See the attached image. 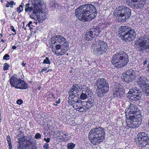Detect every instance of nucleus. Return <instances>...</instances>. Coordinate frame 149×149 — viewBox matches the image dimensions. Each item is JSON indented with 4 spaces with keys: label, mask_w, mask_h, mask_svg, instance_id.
I'll return each mask as SVG.
<instances>
[{
    "label": "nucleus",
    "mask_w": 149,
    "mask_h": 149,
    "mask_svg": "<svg viewBox=\"0 0 149 149\" xmlns=\"http://www.w3.org/2000/svg\"><path fill=\"white\" fill-rule=\"evenodd\" d=\"M111 62L114 67L118 68H123L129 62L128 55L124 52H117L113 56Z\"/></svg>",
    "instance_id": "20e7f679"
},
{
    "label": "nucleus",
    "mask_w": 149,
    "mask_h": 149,
    "mask_svg": "<svg viewBox=\"0 0 149 149\" xmlns=\"http://www.w3.org/2000/svg\"><path fill=\"white\" fill-rule=\"evenodd\" d=\"M44 140L46 141L47 143H48L50 142V138H47L46 139L45 138H44Z\"/></svg>",
    "instance_id": "09e8293b"
},
{
    "label": "nucleus",
    "mask_w": 149,
    "mask_h": 149,
    "mask_svg": "<svg viewBox=\"0 0 149 149\" xmlns=\"http://www.w3.org/2000/svg\"><path fill=\"white\" fill-rule=\"evenodd\" d=\"M10 67V65L7 63H6L4 64L3 69L4 71L8 70Z\"/></svg>",
    "instance_id": "e433bc0d"
},
{
    "label": "nucleus",
    "mask_w": 149,
    "mask_h": 149,
    "mask_svg": "<svg viewBox=\"0 0 149 149\" xmlns=\"http://www.w3.org/2000/svg\"><path fill=\"white\" fill-rule=\"evenodd\" d=\"M120 37L123 41L126 42L134 40L136 36L134 30L128 26H121L119 29Z\"/></svg>",
    "instance_id": "39448f33"
},
{
    "label": "nucleus",
    "mask_w": 149,
    "mask_h": 149,
    "mask_svg": "<svg viewBox=\"0 0 149 149\" xmlns=\"http://www.w3.org/2000/svg\"><path fill=\"white\" fill-rule=\"evenodd\" d=\"M16 14V13L15 12H13L12 14L13 15H14Z\"/></svg>",
    "instance_id": "0e129e2a"
},
{
    "label": "nucleus",
    "mask_w": 149,
    "mask_h": 149,
    "mask_svg": "<svg viewBox=\"0 0 149 149\" xmlns=\"http://www.w3.org/2000/svg\"><path fill=\"white\" fill-rule=\"evenodd\" d=\"M80 89V87L78 84H75L72 87L68 93L70 95H73L78 93Z\"/></svg>",
    "instance_id": "5701e85b"
},
{
    "label": "nucleus",
    "mask_w": 149,
    "mask_h": 149,
    "mask_svg": "<svg viewBox=\"0 0 149 149\" xmlns=\"http://www.w3.org/2000/svg\"><path fill=\"white\" fill-rule=\"evenodd\" d=\"M47 68L46 67L44 68L40 72V73H42L44 71H47Z\"/></svg>",
    "instance_id": "3c124183"
},
{
    "label": "nucleus",
    "mask_w": 149,
    "mask_h": 149,
    "mask_svg": "<svg viewBox=\"0 0 149 149\" xmlns=\"http://www.w3.org/2000/svg\"><path fill=\"white\" fill-rule=\"evenodd\" d=\"M6 139L8 143H11V139L10 136L9 135H8L7 136Z\"/></svg>",
    "instance_id": "de8ad7c7"
},
{
    "label": "nucleus",
    "mask_w": 149,
    "mask_h": 149,
    "mask_svg": "<svg viewBox=\"0 0 149 149\" xmlns=\"http://www.w3.org/2000/svg\"><path fill=\"white\" fill-rule=\"evenodd\" d=\"M144 89L145 91V93L147 96L149 95V84H148L147 85L145 86L144 88H142V89Z\"/></svg>",
    "instance_id": "72a5a7b5"
},
{
    "label": "nucleus",
    "mask_w": 149,
    "mask_h": 149,
    "mask_svg": "<svg viewBox=\"0 0 149 149\" xmlns=\"http://www.w3.org/2000/svg\"><path fill=\"white\" fill-rule=\"evenodd\" d=\"M21 3L23 4H21L20 5L19 7H17L16 8L17 11L19 13H21L23 10V3Z\"/></svg>",
    "instance_id": "473e14b6"
},
{
    "label": "nucleus",
    "mask_w": 149,
    "mask_h": 149,
    "mask_svg": "<svg viewBox=\"0 0 149 149\" xmlns=\"http://www.w3.org/2000/svg\"><path fill=\"white\" fill-rule=\"evenodd\" d=\"M41 86H39L38 88V89L39 90H40L41 89Z\"/></svg>",
    "instance_id": "052dcab7"
},
{
    "label": "nucleus",
    "mask_w": 149,
    "mask_h": 149,
    "mask_svg": "<svg viewBox=\"0 0 149 149\" xmlns=\"http://www.w3.org/2000/svg\"><path fill=\"white\" fill-rule=\"evenodd\" d=\"M147 60H146L144 61L143 63V65H145L146 64H147Z\"/></svg>",
    "instance_id": "6e6d98bb"
},
{
    "label": "nucleus",
    "mask_w": 149,
    "mask_h": 149,
    "mask_svg": "<svg viewBox=\"0 0 149 149\" xmlns=\"http://www.w3.org/2000/svg\"><path fill=\"white\" fill-rule=\"evenodd\" d=\"M96 82L98 89V95L100 97H103L109 89L108 83L106 82V80L104 78L97 79Z\"/></svg>",
    "instance_id": "1a4fd4ad"
},
{
    "label": "nucleus",
    "mask_w": 149,
    "mask_h": 149,
    "mask_svg": "<svg viewBox=\"0 0 149 149\" xmlns=\"http://www.w3.org/2000/svg\"><path fill=\"white\" fill-rule=\"evenodd\" d=\"M75 96L74 98L72 97L70 99L69 98L68 103L70 105H72L73 107L77 111L80 112H83V111H80V110L83 108V107L80 106L81 103V100L79 99L75 100Z\"/></svg>",
    "instance_id": "2eb2a0df"
},
{
    "label": "nucleus",
    "mask_w": 149,
    "mask_h": 149,
    "mask_svg": "<svg viewBox=\"0 0 149 149\" xmlns=\"http://www.w3.org/2000/svg\"><path fill=\"white\" fill-rule=\"evenodd\" d=\"M29 23V24H32L33 23V22L32 21H30Z\"/></svg>",
    "instance_id": "e2e57ef3"
},
{
    "label": "nucleus",
    "mask_w": 149,
    "mask_h": 149,
    "mask_svg": "<svg viewBox=\"0 0 149 149\" xmlns=\"http://www.w3.org/2000/svg\"><path fill=\"white\" fill-rule=\"evenodd\" d=\"M126 74L129 75L131 79L133 80H134L137 77V73L132 69L126 71Z\"/></svg>",
    "instance_id": "b1692460"
},
{
    "label": "nucleus",
    "mask_w": 149,
    "mask_h": 149,
    "mask_svg": "<svg viewBox=\"0 0 149 149\" xmlns=\"http://www.w3.org/2000/svg\"><path fill=\"white\" fill-rule=\"evenodd\" d=\"M116 15V20L118 22L123 23L130 18L131 15V10L124 6H119L118 8Z\"/></svg>",
    "instance_id": "423d86ee"
},
{
    "label": "nucleus",
    "mask_w": 149,
    "mask_h": 149,
    "mask_svg": "<svg viewBox=\"0 0 149 149\" xmlns=\"http://www.w3.org/2000/svg\"><path fill=\"white\" fill-rule=\"evenodd\" d=\"M36 30L39 31H41L42 30V26L41 24H39V26L36 27Z\"/></svg>",
    "instance_id": "79ce46f5"
},
{
    "label": "nucleus",
    "mask_w": 149,
    "mask_h": 149,
    "mask_svg": "<svg viewBox=\"0 0 149 149\" xmlns=\"http://www.w3.org/2000/svg\"><path fill=\"white\" fill-rule=\"evenodd\" d=\"M21 64L22 67H25L26 65V63H24V61H23Z\"/></svg>",
    "instance_id": "8fccbe9b"
},
{
    "label": "nucleus",
    "mask_w": 149,
    "mask_h": 149,
    "mask_svg": "<svg viewBox=\"0 0 149 149\" xmlns=\"http://www.w3.org/2000/svg\"><path fill=\"white\" fill-rule=\"evenodd\" d=\"M10 29L11 31H12L14 33L12 34V35H16L17 33L16 30L15 29L14 27L13 26H11L10 27Z\"/></svg>",
    "instance_id": "ea45409f"
},
{
    "label": "nucleus",
    "mask_w": 149,
    "mask_h": 149,
    "mask_svg": "<svg viewBox=\"0 0 149 149\" xmlns=\"http://www.w3.org/2000/svg\"><path fill=\"white\" fill-rule=\"evenodd\" d=\"M58 132L59 135V138L60 139L63 141L64 140H67L69 139V138L67 137L69 135L67 132L63 130H61L58 131Z\"/></svg>",
    "instance_id": "4be33fe9"
},
{
    "label": "nucleus",
    "mask_w": 149,
    "mask_h": 149,
    "mask_svg": "<svg viewBox=\"0 0 149 149\" xmlns=\"http://www.w3.org/2000/svg\"><path fill=\"white\" fill-rule=\"evenodd\" d=\"M8 143V146H9V149H12V146L11 144V142Z\"/></svg>",
    "instance_id": "603ef678"
},
{
    "label": "nucleus",
    "mask_w": 149,
    "mask_h": 149,
    "mask_svg": "<svg viewBox=\"0 0 149 149\" xmlns=\"http://www.w3.org/2000/svg\"><path fill=\"white\" fill-rule=\"evenodd\" d=\"M23 102L22 100L21 99H18L17 101V103L19 105L21 104Z\"/></svg>",
    "instance_id": "c03bdc74"
},
{
    "label": "nucleus",
    "mask_w": 149,
    "mask_h": 149,
    "mask_svg": "<svg viewBox=\"0 0 149 149\" xmlns=\"http://www.w3.org/2000/svg\"><path fill=\"white\" fill-rule=\"evenodd\" d=\"M30 4L28 3L25 4V10L26 12H31L32 10L33 11L34 8L32 6L30 7Z\"/></svg>",
    "instance_id": "c85d7f7f"
},
{
    "label": "nucleus",
    "mask_w": 149,
    "mask_h": 149,
    "mask_svg": "<svg viewBox=\"0 0 149 149\" xmlns=\"http://www.w3.org/2000/svg\"><path fill=\"white\" fill-rule=\"evenodd\" d=\"M52 71V69H49L47 71L45 72L46 73H47L49 71Z\"/></svg>",
    "instance_id": "bf43d9fd"
},
{
    "label": "nucleus",
    "mask_w": 149,
    "mask_h": 149,
    "mask_svg": "<svg viewBox=\"0 0 149 149\" xmlns=\"http://www.w3.org/2000/svg\"><path fill=\"white\" fill-rule=\"evenodd\" d=\"M29 83L31 84L32 83V81H28Z\"/></svg>",
    "instance_id": "69168bd1"
},
{
    "label": "nucleus",
    "mask_w": 149,
    "mask_h": 149,
    "mask_svg": "<svg viewBox=\"0 0 149 149\" xmlns=\"http://www.w3.org/2000/svg\"><path fill=\"white\" fill-rule=\"evenodd\" d=\"M53 104V105L54 106H56L57 105V104Z\"/></svg>",
    "instance_id": "774afa93"
},
{
    "label": "nucleus",
    "mask_w": 149,
    "mask_h": 149,
    "mask_svg": "<svg viewBox=\"0 0 149 149\" xmlns=\"http://www.w3.org/2000/svg\"><path fill=\"white\" fill-rule=\"evenodd\" d=\"M107 48V43L103 41L100 40L98 45L93 49L92 52L96 55H102L106 52Z\"/></svg>",
    "instance_id": "ddd939ff"
},
{
    "label": "nucleus",
    "mask_w": 149,
    "mask_h": 149,
    "mask_svg": "<svg viewBox=\"0 0 149 149\" xmlns=\"http://www.w3.org/2000/svg\"><path fill=\"white\" fill-rule=\"evenodd\" d=\"M75 14L79 20L85 22L95 18L97 15V12L93 5L87 4L79 7L76 9Z\"/></svg>",
    "instance_id": "f257e3e1"
},
{
    "label": "nucleus",
    "mask_w": 149,
    "mask_h": 149,
    "mask_svg": "<svg viewBox=\"0 0 149 149\" xmlns=\"http://www.w3.org/2000/svg\"><path fill=\"white\" fill-rule=\"evenodd\" d=\"M147 67L148 69V70H149V63L148 64Z\"/></svg>",
    "instance_id": "338daca9"
},
{
    "label": "nucleus",
    "mask_w": 149,
    "mask_h": 149,
    "mask_svg": "<svg viewBox=\"0 0 149 149\" xmlns=\"http://www.w3.org/2000/svg\"><path fill=\"white\" fill-rule=\"evenodd\" d=\"M21 80L22 81L21 83L19 84L17 87V86L16 87L17 88L23 90H25L27 89L29 87L28 84L23 80L21 79Z\"/></svg>",
    "instance_id": "393cba45"
},
{
    "label": "nucleus",
    "mask_w": 149,
    "mask_h": 149,
    "mask_svg": "<svg viewBox=\"0 0 149 149\" xmlns=\"http://www.w3.org/2000/svg\"><path fill=\"white\" fill-rule=\"evenodd\" d=\"M66 39L64 37H62L61 36H56L54 38V37L51 39V42L53 45H55L57 42L61 44L63 42L65 43V42Z\"/></svg>",
    "instance_id": "412c9836"
},
{
    "label": "nucleus",
    "mask_w": 149,
    "mask_h": 149,
    "mask_svg": "<svg viewBox=\"0 0 149 149\" xmlns=\"http://www.w3.org/2000/svg\"><path fill=\"white\" fill-rule=\"evenodd\" d=\"M146 1V0H140L137 5H135V6L137 8H141L144 6Z\"/></svg>",
    "instance_id": "cd10ccee"
},
{
    "label": "nucleus",
    "mask_w": 149,
    "mask_h": 149,
    "mask_svg": "<svg viewBox=\"0 0 149 149\" xmlns=\"http://www.w3.org/2000/svg\"><path fill=\"white\" fill-rule=\"evenodd\" d=\"M75 146V144L72 143H70L67 145L68 149H74Z\"/></svg>",
    "instance_id": "c9c22d12"
},
{
    "label": "nucleus",
    "mask_w": 149,
    "mask_h": 149,
    "mask_svg": "<svg viewBox=\"0 0 149 149\" xmlns=\"http://www.w3.org/2000/svg\"><path fill=\"white\" fill-rule=\"evenodd\" d=\"M61 52H59L58 53H56L57 54V56H58L63 55L65 54L67 51L66 50V49H64L62 48L61 49Z\"/></svg>",
    "instance_id": "f704fd0d"
},
{
    "label": "nucleus",
    "mask_w": 149,
    "mask_h": 149,
    "mask_svg": "<svg viewBox=\"0 0 149 149\" xmlns=\"http://www.w3.org/2000/svg\"><path fill=\"white\" fill-rule=\"evenodd\" d=\"M43 63L44 64H50L51 62L49 60V58L47 57H45V58L43 60Z\"/></svg>",
    "instance_id": "4c0bfd02"
},
{
    "label": "nucleus",
    "mask_w": 149,
    "mask_h": 149,
    "mask_svg": "<svg viewBox=\"0 0 149 149\" xmlns=\"http://www.w3.org/2000/svg\"><path fill=\"white\" fill-rule=\"evenodd\" d=\"M35 25H36L35 24H34V25H31V24H29V23H28V24H27L28 26L29 27H30V26H34Z\"/></svg>",
    "instance_id": "13d9d810"
},
{
    "label": "nucleus",
    "mask_w": 149,
    "mask_h": 149,
    "mask_svg": "<svg viewBox=\"0 0 149 149\" xmlns=\"http://www.w3.org/2000/svg\"><path fill=\"white\" fill-rule=\"evenodd\" d=\"M129 118L126 120V127L129 128H135L138 126V122L141 120L142 115L140 111H139L133 116L129 115Z\"/></svg>",
    "instance_id": "0eeeda50"
},
{
    "label": "nucleus",
    "mask_w": 149,
    "mask_h": 149,
    "mask_svg": "<svg viewBox=\"0 0 149 149\" xmlns=\"http://www.w3.org/2000/svg\"><path fill=\"white\" fill-rule=\"evenodd\" d=\"M105 134L103 128L96 127L93 128L88 136L90 142L94 145H97L104 139Z\"/></svg>",
    "instance_id": "7ed1b4c3"
},
{
    "label": "nucleus",
    "mask_w": 149,
    "mask_h": 149,
    "mask_svg": "<svg viewBox=\"0 0 149 149\" xmlns=\"http://www.w3.org/2000/svg\"><path fill=\"white\" fill-rule=\"evenodd\" d=\"M146 77L142 75H140L137 79V82L138 85L141 88H144L145 86L147 85L148 84Z\"/></svg>",
    "instance_id": "aec40b11"
},
{
    "label": "nucleus",
    "mask_w": 149,
    "mask_h": 149,
    "mask_svg": "<svg viewBox=\"0 0 149 149\" xmlns=\"http://www.w3.org/2000/svg\"><path fill=\"white\" fill-rule=\"evenodd\" d=\"M113 94L114 97L119 98L123 97L125 94V91L123 86L120 84L115 86L113 90Z\"/></svg>",
    "instance_id": "4468645a"
},
{
    "label": "nucleus",
    "mask_w": 149,
    "mask_h": 149,
    "mask_svg": "<svg viewBox=\"0 0 149 149\" xmlns=\"http://www.w3.org/2000/svg\"><path fill=\"white\" fill-rule=\"evenodd\" d=\"M17 140V149H33L31 146L33 142L32 137L29 138L24 136L18 138Z\"/></svg>",
    "instance_id": "6e6552de"
},
{
    "label": "nucleus",
    "mask_w": 149,
    "mask_h": 149,
    "mask_svg": "<svg viewBox=\"0 0 149 149\" xmlns=\"http://www.w3.org/2000/svg\"><path fill=\"white\" fill-rule=\"evenodd\" d=\"M60 102H61L60 99V98H59L58 99V100L56 102V103L57 104H59L60 103Z\"/></svg>",
    "instance_id": "5fc2aeb1"
},
{
    "label": "nucleus",
    "mask_w": 149,
    "mask_h": 149,
    "mask_svg": "<svg viewBox=\"0 0 149 149\" xmlns=\"http://www.w3.org/2000/svg\"><path fill=\"white\" fill-rule=\"evenodd\" d=\"M130 1V3L131 4H133L134 3H136L139 0H129Z\"/></svg>",
    "instance_id": "49530a36"
},
{
    "label": "nucleus",
    "mask_w": 149,
    "mask_h": 149,
    "mask_svg": "<svg viewBox=\"0 0 149 149\" xmlns=\"http://www.w3.org/2000/svg\"><path fill=\"white\" fill-rule=\"evenodd\" d=\"M135 47L139 49V51L149 54V38H145L143 40H136L134 43Z\"/></svg>",
    "instance_id": "9b49d317"
},
{
    "label": "nucleus",
    "mask_w": 149,
    "mask_h": 149,
    "mask_svg": "<svg viewBox=\"0 0 149 149\" xmlns=\"http://www.w3.org/2000/svg\"><path fill=\"white\" fill-rule=\"evenodd\" d=\"M15 3L13 1H11L10 2L7 1V3L6 4L5 6L6 8H8L10 6L11 8H13V5H15Z\"/></svg>",
    "instance_id": "2f4dec72"
},
{
    "label": "nucleus",
    "mask_w": 149,
    "mask_h": 149,
    "mask_svg": "<svg viewBox=\"0 0 149 149\" xmlns=\"http://www.w3.org/2000/svg\"><path fill=\"white\" fill-rule=\"evenodd\" d=\"M100 33V28L98 26L91 28L87 31L84 35V38L87 41H91L99 36Z\"/></svg>",
    "instance_id": "f8f14e48"
},
{
    "label": "nucleus",
    "mask_w": 149,
    "mask_h": 149,
    "mask_svg": "<svg viewBox=\"0 0 149 149\" xmlns=\"http://www.w3.org/2000/svg\"><path fill=\"white\" fill-rule=\"evenodd\" d=\"M35 138L37 139L40 138H41V134L39 133H36L35 135Z\"/></svg>",
    "instance_id": "37998d69"
},
{
    "label": "nucleus",
    "mask_w": 149,
    "mask_h": 149,
    "mask_svg": "<svg viewBox=\"0 0 149 149\" xmlns=\"http://www.w3.org/2000/svg\"><path fill=\"white\" fill-rule=\"evenodd\" d=\"M140 110L136 105L134 104H130L129 107L126 108L125 110L126 117L127 118L128 115L130 114H136Z\"/></svg>",
    "instance_id": "dca6fc26"
},
{
    "label": "nucleus",
    "mask_w": 149,
    "mask_h": 149,
    "mask_svg": "<svg viewBox=\"0 0 149 149\" xmlns=\"http://www.w3.org/2000/svg\"><path fill=\"white\" fill-rule=\"evenodd\" d=\"M55 94L51 92H48L46 95L47 99H52L55 100L56 99L55 97Z\"/></svg>",
    "instance_id": "c756f323"
},
{
    "label": "nucleus",
    "mask_w": 149,
    "mask_h": 149,
    "mask_svg": "<svg viewBox=\"0 0 149 149\" xmlns=\"http://www.w3.org/2000/svg\"><path fill=\"white\" fill-rule=\"evenodd\" d=\"M6 40H4L3 39H2L1 40V41H0V43L1 42H3L4 43H5L6 42ZM1 45L0 44V45Z\"/></svg>",
    "instance_id": "864d4df0"
},
{
    "label": "nucleus",
    "mask_w": 149,
    "mask_h": 149,
    "mask_svg": "<svg viewBox=\"0 0 149 149\" xmlns=\"http://www.w3.org/2000/svg\"><path fill=\"white\" fill-rule=\"evenodd\" d=\"M55 45V48H54V47H52V52L54 54L57 55V54L56 53L59 52L58 51V50L61 49V45L59 44H58L57 43H56Z\"/></svg>",
    "instance_id": "bb28decb"
},
{
    "label": "nucleus",
    "mask_w": 149,
    "mask_h": 149,
    "mask_svg": "<svg viewBox=\"0 0 149 149\" xmlns=\"http://www.w3.org/2000/svg\"><path fill=\"white\" fill-rule=\"evenodd\" d=\"M135 140V142L138 146L143 148L149 143V136L146 132H140L138 134Z\"/></svg>",
    "instance_id": "9d476101"
},
{
    "label": "nucleus",
    "mask_w": 149,
    "mask_h": 149,
    "mask_svg": "<svg viewBox=\"0 0 149 149\" xmlns=\"http://www.w3.org/2000/svg\"><path fill=\"white\" fill-rule=\"evenodd\" d=\"M123 79L124 81H125L126 82H128L132 81H133L132 79H131L129 75L126 74V72L125 75L123 76Z\"/></svg>",
    "instance_id": "7c9ffc66"
},
{
    "label": "nucleus",
    "mask_w": 149,
    "mask_h": 149,
    "mask_svg": "<svg viewBox=\"0 0 149 149\" xmlns=\"http://www.w3.org/2000/svg\"><path fill=\"white\" fill-rule=\"evenodd\" d=\"M33 3L34 9L31 13L30 17L33 18L34 16L37 17V20L36 22H34L33 24L37 25L38 23H42L43 21L47 18V13L46 12H42V9L44 2L42 0H34Z\"/></svg>",
    "instance_id": "f03ea898"
},
{
    "label": "nucleus",
    "mask_w": 149,
    "mask_h": 149,
    "mask_svg": "<svg viewBox=\"0 0 149 149\" xmlns=\"http://www.w3.org/2000/svg\"><path fill=\"white\" fill-rule=\"evenodd\" d=\"M69 46L67 44L63 45H61V48L64 49H66V50L67 51L69 47Z\"/></svg>",
    "instance_id": "58836bf2"
},
{
    "label": "nucleus",
    "mask_w": 149,
    "mask_h": 149,
    "mask_svg": "<svg viewBox=\"0 0 149 149\" xmlns=\"http://www.w3.org/2000/svg\"><path fill=\"white\" fill-rule=\"evenodd\" d=\"M43 147L45 149H48L49 148V145L47 143H45L43 146Z\"/></svg>",
    "instance_id": "a18cd8bd"
},
{
    "label": "nucleus",
    "mask_w": 149,
    "mask_h": 149,
    "mask_svg": "<svg viewBox=\"0 0 149 149\" xmlns=\"http://www.w3.org/2000/svg\"><path fill=\"white\" fill-rule=\"evenodd\" d=\"M129 94H131V98L135 101H137L139 100L141 98V93L139 90L135 89H130L128 92Z\"/></svg>",
    "instance_id": "a211bd4d"
},
{
    "label": "nucleus",
    "mask_w": 149,
    "mask_h": 149,
    "mask_svg": "<svg viewBox=\"0 0 149 149\" xmlns=\"http://www.w3.org/2000/svg\"><path fill=\"white\" fill-rule=\"evenodd\" d=\"M81 103L83 106V109L85 111H87L88 110L95 104L94 100L92 98L88 99L86 102L81 101Z\"/></svg>",
    "instance_id": "f3484780"
},
{
    "label": "nucleus",
    "mask_w": 149,
    "mask_h": 149,
    "mask_svg": "<svg viewBox=\"0 0 149 149\" xmlns=\"http://www.w3.org/2000/svg\"><path fill=\"white\" fill-rule=\"evenodd\" d=\"M22 81L21 79L20 78H17L15 76L13 75L9 80L10 86L12 87H14L17 88L16 86H18L20 83Z\"/></svg>",
    "instance_id": "6ab92c4d"
},
{
    "label": "nucleus",
    "mask_w": 149,
    "mask_h": 149,
    "mask_svg": "<svg viewBox=\"0 0 149 149\" xmlns=\"http://www.w3.org/2000/svg\"><path fill=\"white\" fill-rule=\"evenodd\" d=\"M91 92L89 89H87L86 91H82V93L80 96L81 100H84L87 98V95H88L89 92Z\"/></svg>",
    "instance_id": "a878e982"
},
{
    "label": "nucleus",
    "mask_w": 149,
    "mask_h": 149,
    "mask_svg": "<svg viewBox=\"0 0 149 149\" xmlns=\"http://www.w3.org/2000/svg\"><path fill=\"white\" fill-rule=\"evenodd\" d=\"M16 48H17V47H16V46L15 45L13 46L12 47V49L13 50L16 49Z\"/></svg>",
    "instance_id": "4d7b16f0"
},
{
    "label": "nucleus",
    "mask_w": 149,
    "mask_h": 149,
    "mask_svg": "<svg viewBox=\"0 0 149 149\" xmlns=\"http://www.w3.org/2000/svg\"><path fill=\"white\" fill-rule=\"evenodd\" d=\"M10 56L8 54H5L3 57V59L8 60L10 59Z\"/></svg>",
    "instance_id": "a19ab883"
},
{
    "label": "nucleus",
    "mask_w": 149,
    "mask_h": 149,
    "mask_svg": "<svg viewBox=\"0 0 149 149\" xmlns=\"http://www.w3.org/2000/svg\"><path fill=\"white\" fill-rule=\"evenodd\" d=\"M3 36V35L2 33L0 34V39Z\"/></svg>",
    "instance_id": "680f3d73"
}]
</instances>
